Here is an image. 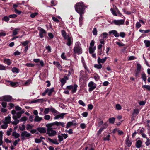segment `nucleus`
Returning <instances> with one entry per match:
<instances>
[{
    "mask_svg": "<svg viewBox=\"0 0 150 150\" xmlns=\"http://www.w3.org/2000/svg\"><path fill=\"white\" fill-rule=\"evenodd\" d=\"M53 124L57 127H64L65 123L62 122L55 121L53 122Z\"/></svg>",
    "mask_w": 150,
    "mask_h": 150,
    "instance_id": "obj_14",
    "label": "nucleus"
},
{
    "mask_svg": "<svg viewBox=\"0 0 150 150\" xmlns=\"http://www.w3.org/2000/svg\"><path fill=\"white\" fill-rule=\"evenodd\" d=\"M37 130L41 133H45L46 132V128L43 127H40L37 128Z\"/></svg>",
    "mask_w": 150,
    "mask_h": 150,
    "instance_id": "obj_18",
    "label": "nucleus"
},
{
    "mask_svg": "<svg viewBox=\"0 0 150 150\" xmlns=\"http://www.w3.org/2000/svg\"><path fill=\"white\" fill-rule=\"evenodd\" d=\"M27 117L26 116H24L22 117L20 119L21 122H25L27 120Z\"/></svg>",
    "mask_w": 150,
    "mask_h": 150,
    "instance_id": "obj_51",
    "label": "nucleus"
},
{
    "mask_svg": "<svg viewBox=\"0 0 150 150\" xmlns=\"http://www.w3.org/2000/svg\"><path fill=\"white\" fill-rule=\"evenodd\" d=\"M107 57H105L104 58L101 59L99 57L97 59V62L98 64H100L101 63H104L106 60L107 59Z\"/></svg>",
    "mask_w": 150,
    "mask_h": 150,
    "instance_id": "obj_17",
    "label": "nucleus"
},
{
    "mask_svg": "<svg viewBox=\"0 0 150 150\" xmlns=\"http://www.w3.org/2000/svg\"><path fill=\"white\" fill-rule=\"evenodd\" d=\"M109 33L110 35L112 34L116 38H118L120 36L119 33L117 32V31L115 30H112L111 31H110L109 32Z\"/></svg>",
    "mask_w": 150,
    "mask_h": 150,
    "instance_id": "obj_13",
    "label": "nucleus"
},
{
    "mask_svg": "<svg viewBox=\"0 0 150 150\" xmlns=\"http://www.w3.org/2000/svg\"><path fill=\"white\" fill-rule=\"evenodd\" d=\"M103 35V38H108V34L106 32H104L102 34Z\"/></svg>",
    "mask_w": 150,
    "mask_h": 150,
    "instance_id": "obj_61",
    "label": "nucleus"
},
{
    "mask_svg": "<svg viewBox=\"0 0 150 150\" xmlns=\"http://www.w3.org/2000/svg\"><path fill=\"white\" fill-rule=\"evenodd\" d=\"M8 127L7 124L6 123H4V124L1 126V128L2 129H6Z\"/></svg>",
    "mask_w": 150,
    "mask_h": 150,
    "instance_id": "obj_50",
    "label": "nucleus"
},
{
    "mask_svg": "<svg viewBox=\"0 0 150 150\" xmlns=\"http://www.w3.org/2000/svg\"><path fill=\"white\" fill-rule=\"evenodd\" d=\"M88 86L89 87L88 91L89 92H91L96 87V85L93 81H91L88 84Z\"/></svg>",
    "mask_w": 150,
    "mask_h": 150,
    "instance_id": "obj_8",
    "label": "nucleus"
},
{
    "mask_svg": "<svg viewBox=\"0 0 150 150\" xmlns=\"http://www.w3.org/2000/svg\"><path fill=\"white\" fill-rule=\"evenodd\" d=\"M32 81V79H29L23 83V85L24 86H28L31 83Z\"/></svg>",
    "mask_w": 150,
    "mask_h": 150,
    "instance_id": "obj_33",
    "label": "nucleus"
},
{
    "mask_svg": "<svg viewBox=\"0 0 150 150\" xmlns=\"http://www.w3.org/2000/svg\"><path fill=\"white\" fill-rule=\"evenodd\" d=\"M60 81L62 86L64 85L66 82V81L65 79L62 78L60 79Z\"/></svg>",
    "mask_w": 150,
    "mask_h": 150,
    "instance_id": "obj_49",
    "label": "nucleus"
},
{
    "mask_svg": "<svg viewBox=\"0 0 150 150\" xmlns=\"http://www.w3.org/2000/svg\"><path fill=\"white\" fill-rule=\"evenodd\" d=\"M68 135L65 134H61L59 135L58 137L60 142L62 141L64 139H65L68 137Z\"/></svg>",
    "mask_w": 150,
    "mask_h": 150,
    "instance_id": "obj_12",
    "label": "nucleus"
},
{
    "mask_svg": "<svg viewBox=\"0 0 150 150\" xmlns=\"http://www.w3.org/2000/svg\"><path fill=\"white\" fill-rule=\"evenodd\" d=\"M11 117L10 115L5 118V122L7 124H9L11 123Z\"/></svg>",
    "mask_w": 150,
    "mask_h": 150,
    "instance_id": "obj_24",
    "label": "nucleus"
},
{
    "mask_svg": "<svg viewBox=\"0 0 150 150\" xmlns=\"http://www.w3.org/2000/svg\"><path fill=\"white\" fill-rule=\"evenodd\" d=\"M12 97L10 96H5L2 98V99L3 100L9 102L12 100Z\"/></svg>",
    "mask_w": 150,
    "mask_h": 150,
    "instance_id": "obj_15",
    "label": "nucleus"
},
{
    "mask_svg": "<svg viewBox=\"0 0 150 150\" xmlns=\"http://www.w3.org/2000/svg\"><path fill=\"white\" fill-rule=\"evenodd\" d=\"M54 125L53 124V122L52 123H48L46 125V127H47V128H50V129H52L51 128V127L52 126H53Z\"/></svg>",
    "mask_w": 150,
    "mask_h": 150,
    "instance_id": "obj_39",
    "label": "nucleus"
},
{
    "mask_svg": "<svg viewBox=\"0 0 150 150\" xmlns=\"http://www.w3.org/2000/svg\"><path fill=\"white\" fill-rule=\"evenodd\" d=\"M12 136L15 138H17L20 136V134L18 133H16V132H13L12 133Z\"/></svg>",
    "mask_w": 150,
    "mask_h": 150,
    "instance_id": "obj_35",
    "label": "nucleus"
},
{
    "mask_svg": "<svg viewBox=\"0 0 150 150\" xmlns=\"http://www.w3.org/2000/svg\"><path fill=\"white\" fill-rule=\"evenodd\" d=\"M47 140L49 142L53 144H59L56 139H52L50 138H48Z\"/></svg>",
    "mask_w": 150,
    "mask_h": 150,
    "instance_id": "obj_21",
    "label": "nucleus"
},
{
    "mask_svg": "<svg viewBox=\"0 0 150 150\" xmlns=\"http://www.w3.org/2000/svg\"><path fill=\"white\" fill-rule=\"evenodd\" d=\"M31 136V134L26 131L22 132L21 134V138L23 140L26 138H29Z\"/></svg>",
    "mask_w": 150,
    "mask_h": 150,
    "instance_id": "obj_6",
    "label": "nucleus"
},
{
    "mask_svg": "<svg viewBox=\"0 0 150 150\" xmlns=\"http://www.w3.org/2000/svg\"><path fill=\"white\" fill-rule=\"evenodd\" d=\"M65 39L67 40V42L66 44L68 46H70V45L72 44V39L71 37L69 36V37Z\"/></svg>",
    "mask_w": 150,
    "mask_h": 150,
    "instance_id": "obj_16",
    "label": "nucleus"
},
{
    "mask_svg": "<svg viewBox=\"0 0 150 150\" xmlns=\"http://www.w3.org/2000/svg\"><path fill=\"white\" fill-rule=\"evenodd\" d=\"M105 39H104V38H103L102 39H100L99 40V41L100 44L104 45L105 44Z\"/></svg>",
    "mask_w": 150,
    "mask_h": 150,
    "instance_id": "obj_58",
    "label": "nucleus"
},
{
    "mask_svg": "<svg viewBox=\"0 0 150 150\" xmlns=\"http://www.w3.org/2000/svg\"><path fill=\"white\" fill-rule=\"evenodd\" d=\"M78 103L80 105L82 106H86L85 104L82 100H79V101H78Z\"/></svg>",
    "mask_w": 150,
    "mask_h": 150,
    "instance_id": "obj_54",
    "label": "nucleus"
},
{
    "mask_svg": "<svg viewBox=\"0 0 150 150\" xmlns=\"http://www.w3.org/2000/svg\"><path fill=\"white\" fill-rule=\"evenodd\" d=\"M64 52H63L61 55V57L63 60H67V58Z\"/></svg>",
    "mask_w": 150,
    "mask_h": 150,
    "instance_id": "obj_46",
    "label": "nucleus"
},
{
    "mask_svg": "<svg viewBox=\"0 0 150 150\" xmlns=\"http://www.w3.org/2000/svg\"><path fill=\"white\" fill-rule=\"evenodd\" d=\"M38 13H37L35 12L34 13H32L30 15V16L32 18H34L37 15H38Z\"/></svg>",
    "mask_w": 150,
    "mask_h": 150,
    "instance_id": "obj_64",
    "label": "nucleus"
},
{
    "mask_svg": "<svg viewBox=\"0 0 150 150\" xmlns=\"http://www.w3.org/2000/svg\"><path fill=\"white\" fill-rule=\"evenodd\" d=\"M140 71H141L136 70L135 72V76L136 77H138V75H139Z\"/></svg>",
    "mask_w": 150,
    "mask_h": 150,
    "instance_id": "obj_62",
    "label": "nucleus"
},
{
    "mask_svg": "<svg viewBox=\"0 0 150 150\" xmlns=\"http://www.w3.org/2000/svg\"><path fill=\"white\" fill-rule=\"evenodd\" d=\"M48 35L49 37V39H52L54 37V35L52 33H48Z\"/></svg>",
    "mask_w": 150,
    "mask_h": 150,
    "instance_id": "obj_48",
    "label": "nucleus"
},
{
    "mask_svg": "<svg viewBox=\"0 0 150 150\" xmlns=\"http://www.w3.org/2000/svg\"><path fill=\"white\" fill-rule=\"evenodd\" d=\"M125 20L124 19L114 20L111 22V24H114L116 25L120 26L124 24Z\"/></svg>",
    "mask_w": 150,
    "mask_h": 150,
    "instance_id": "obj_5",
    "label": "nucleus"
},
{
    "mask_svg": "<svg viewBox=\"0 0 150 150\" xmlns=\"http://www.w3.org/2000/svg\"><path fill=\"white\" fill-rule=\"evenodd\" d=\"M51 118L50 116L48 115H46L44 116V118L46 120H49Z\"/></svg>",
    "mask_w": 150,
    "mask_h": 150,
    "instance_id": "obj_57",
    "label": "nucleus"
},
{
    "mask_svg": "<svg viewBox=\"0 0 150 150\" xmlns=\"http://www.w3.org/2000/svg\"><path fill=\"white\" fill-rule=\"evenodd\" d=\"M119 34L120 36L122 38H124L125 36V34L124 32H121Z\"/></svg>",
    "mask_w": 150,
    "mask_h": 150,
    "instance_id": "obj_63",
    "label": "nucleus"
},
{
    "mask_svg": "<svg viewBox=\"0 0 150 150\" xmlns=\"http://www.w3.org/2000/svg\"><path fill=\"white\" fill-rule=\"evenodd\" d=\"M53 64H54L56 65L57 68L60 71H61L62 70V67L59 62H54Z\"/></svg>",
    "mask_w": 150,
    "mask_h": 150,
    "instance_id": "obj_27",
    "label": "nucleus"
},
{
    "mask_svg": "<svg viewBox=\"0 0 150 150\" xmlns=\"http://www.w3.org/2000/svg\"><path fill=\"white\" fill-rule=\"evenodd\" d=\"M4 62L8 65H10L11 63V60L9 59H4Z\"/></svg>",
    "mask_w": 150,
    "mask_h": 150,
    "instance_id": "obj_28",
    "label": "nucleus"
},
{
    "mask_svg": "<svg viewBox=\"0 0 150 150\" xmlns=\"http://www.w3.org/2000/svg\"><path fill=\"white\" fill-rule=\"evenodd\" d=\"M34 127V125H33L31 124H27V125L26 129L27 130L31 129Z\"/></svg>",
    "mask_w": 150,
    "mask_h": 150,
    "instance_id": "obj_43",
    "label": "nucleus"
},
{
    "mask_svg": "<svg viewBox=\"0 0 150 150\" xmlns=\"http://www.w3.org/2000/svg\"><path fill=\"white\" fill-rule=\"evenodd\" d=\"M47 133L50 136H54L57 134L56 132L52 129L47 128Z\"/></svg>",
    "mask_w": 150,
    "mask_h": 150,
    "instance_id": "obj_9",
    "label": "nucleus"
},
{
    "mask_svg": "<svg viewBox=\"0 0 150 150\" xmlns=\"http://www.w3.org/2000/svg\"><path fill=\"white\" fill-rule=\"evenodd\" d=\"M142 79L145 82L146 81V74L144 73H142Z\"/></svg>",
    "mask_w": 150,
    "mask_h": 150,
    "instance_id": "obj_38",
    "label": "nucleus"
},
{
    "mask_svg": "<svg viewBox=\"0 0 150 150\" xmlns=\"http://www.w3.org/2000/svg\"><path fill=\"white\" fill-rule=\"evenodd\" d=\"M24 112L25 110L24 109H23L17 112L15 110H13L11 111V113L13 115L12 117L14 119L19 118L21 117V114L24 113Z\"/></svg>",
    "mask_w": 150,
    "mask_h": 150,
    "instance_id": "obj_4",
    "label": "nucleus"
},
{
    "mask_svg": "<svg viewBox=\"0 0 150 150\" xmlns=\"http://www.w3.org/2000/svg\"><path fill=\"white\" fill-rule=\"evenodd\" d=\"M142 144V142L141 140H138L137 141L136 143L135 146L137 148H140Z\"/></svg>",
    "mask_w": 150,
    "mask_h": 150,
    "instance_id": "obj_23",
    "label": "nucleus"
},
{
    "mask_svg": "<svg viewBox=\"0 0 150 150\" xmlns=\"http://www.w3.org/2000/svg\"><path fill=\"white\" fill-rule=\"evenodd\" d=\"M29 42H30V41L27 40V41H24L23 42H22L21 44L23 46H25L27 45L28 44Z\"/></svg>",
    "mask_w": 150,
    "mask_h": 150,
    "instance_id": "obj_55",
    "label": "nucleus"
},
{
    "mask_svg": "<svg viewBox=\"0 0 150 150\" xmlns=\"http://www.w3.org/2000/svg\"><path fill=\"white\" fill-rule=\"evenodd\" d=\"M115 109L117 110H120L121 109L122 107L119 104H117L115 105Z\"/></svg>",
    "mask_w": 150,
    "mask_h": 150,
    "instance_id": "obj_47",
    "label": "nucleus"
},
{
    "mask_svg": "<svg viewBox=\"0 0 150 150\" xmlns=\"http://www.w3.org/2000/svg\"><path fill=\"white\" fill-rule=\"evenodd\" d=\"M38 30L39 31V35L40 38H42L46 35L47 32L44 29L39 27L38 28Z\"/></svg>",
    "mask_w": 150,
    "mask_h": 150,
    "instance_id": "obj_7",
    "label": "nucleus"
},
{
    "mask_svg": "<svg viewBox=\"0 0 150 150\" xmlns=\"http://www.w3.org/2000/svg\"><path fill=\"white\" fill-rule=\"evenodd\" d=\"M73 52L74 54L78 55L82 53L81 45L79 42H77L75 43L73 48Z\"/></svg>",
    "mask_w": 150,
    "mask_h": 150,
    "instance_id": "obj_2",
    "label": "nucleus"
},
{
    "mask_svg": "<svg viewBox=\"0 0 150 150\" xmlns=\"http://www.w3.org/2000/svg\"><path fill=\"white\" fill-rule=\"evenodd\" d=\"M92 33L93 35L96 36L97 34L96 28H94L93 29Z\"/></svg>",
    "mask_w": 150,
    "mask_h": 150,
    "instance_id": "obj_52",
    "label": "nucleus"
},
{
    "mask_svg": "<svg viewBox=\"0 0 150 150\" xmlns=\"http://www.w3.org/2000/svg\"><path fill=\"white\" fill-rule=\"evenodd\" d=\"M10 83V85L13 87H16L18 85L19 83L18 82H13L11 81H8Z\"/></svg>",
    "mask_w": 150,
    "mask_h": 150,
    "instance_id": "obj_30",
    "label": "nucleus"
},
{
    "mask_svg": "<svg viewBox=\"0 0 150 150\" xmlns=\"http://www.w3.org/2000/svg\"><path fill=\"white\" fill-rule=\"evenodd\" d=\"M20 29L21 28H20L18 27L15 28L13 31L12 36H15L17 35Z\"/></svg>",
    "mask_w": 150,
    "mask_h": 150,
    "instance_id": "obj_20",
    "label": "nucleus"
},
{
    "mask_svg": "<svg viewBox=\"0 0 150 150\" xmlns=\"http://www.w3.org/2000/svg\"><path fill=\"white\" fill-rule=\"evenodd\" d=\"M132 143V141L129 139V136H127L125 140V144L126 146L130 147L131 146Z\"/></svg>",
    "mask_w": 150,
    "mask_h": 150,
    "instance_id": "obj_11",
    "label": "nucleus"
},
{
    "mask_svg": "<svg viewBox=\"0 0 150 150\" xmlns=\"http://www.w3.org/2000/svg\"><path fill=\"white\" fill-rule=\"evenodd\" d=\"M115 118L114 117L110 118L109 119V122L110 123L113 124L115 122Z\"/></svg>",
    "mask_w": 150,
    "mask_h": 150,
    "instance_id": "obj_37",
    "label": "nucleus"
},
{
    "mask_svg": "<svg viewBox=\"0 0 150 150\" xmlns=\"http://www.w3.org/2000/svg\"><path fill=\"white\" fill-rule=\"evenodd\" d=\"M62 35L64 37V39L69 37V35H67L66 32L64 30H62L61 31Z\"/></svg>",
    "mask_w": 150,
    "mask_h": 150,
    "instance_id": "obj_32",
    "label": "nucleus"
},
{
    "mask_svg": "<svg viewBox=\"0 0 150 150\" xmlns=\"http://www.w3.org/2000/svg\"><path fill=\"white\" fill-rule=\"evenodd\" d=\"M43 118L42 117H40L38 115L36 116L34 119L35 122H39L41 121Z\"/></svg>",
    "mask_w": 150,
    "mask_h": 150,
    "instance_id": "obj_29",
    "label": "nucleus"
},
{
    "mask_svg": "<svg viewBox=\"0 0 150 150\" xmlns=\"http://www.w3.org/2000/svg\"><path fill=\"white\" fill-rule=\"evenodd\" d=\"M25 65L28 67H33L35 66V65L33 64L27 63L25 64Z\"/></svg>",
    "mask_w": 150,
    "mask_h": 150,
    "instance_id": "obj_59",
    "label": "nucleus"
},
{
    "mask_svg": "<svg viewBox=\"0 0 150 150\" xmlns=\"http://www.w3.org/2000/svg\"><path fill=\"white\" fill-rule=\"evenodd\" d=\"M96 47L95 46L93 47H90L89 49L90 53L91 54L94 52L96 50Z\"/></svg>",
    "mask_w": 150,
    "mask_h": 150,
    "instance_id": "obj_31",
    "label": "nucleus"
},
{
    "mask_svg": "<svg viewBox=\"0 0 150 150\" xmlns=\"http://www.w3.org/2000/svg\"><path fill=\"white\" fill-rule=\"evenodd\" d=\"M144 43H145L146 47H148L150 46V41L145 40L144 41Z\"/></svg>",
    "mask_w": 150,
    "mask_h": 150,
    "instance_id": "obj_36",
    "label": "nucleus"
},
{
    "mask_svg": "<svg viewBox=\"0 0 150 150\" xmlns=\"http://www.w3.org/2000/svg\"><path fill=\"white\" fill-rule=\"evenodd\" d=\"M139 110L138 109H135L134 110L132 114L133 117L136 116L139 113Z\"/></svg>",
    "mask_w": 150,
    "mask_h": 150,
    "instance_id": "obj_25",
    "label": "nucleus"
},
{
    "mask_svg": "<svg viewBox=\"0 0 150 150\" xmlns=\"http://www.w3.org/2000/svg\"><path fill=\"white\" fill-rule=\"evenodd\" d=\"M33 62L35 63H38L40 62V64L41 66V67H43L44 65V63L43 60H41L40 61L39 59H35L33 60Z\"/></svg>",
    "mask_w": 150,
    "mask_h": 150,
    "instance_id": "obj_19",
    "label": "nucleus"
},
{
    "mask_svg": "<svg viewBox=\"0 0 150 150\" xmlns=\"http://www.w3.org/2000/svg\"><path fill=\"white\" fill-rule=\"evenodd\" d=\"M78 86L76 84H74L72 88L71 93H76V91Z\"/></svg>",
    "mask_w": 150,
    "mask_h": 150,
    "instance_id": "obj_26",
    "label": "nucleus"
},
{
    "mask_svg": "<svg viewBox=\"0 0 150 150\" xmlns=\"http://www.w3.org/2000/svg\"><path fill=\"white\" fill-rule=\"evenodd\" d=\"M21 131H23L25 129V126L23 124L19 127Z\"/></svg>",
    "mask_w": 150,
    "mask_h": 150,
    "instance_id": "obj_60",
    "label": "nucleus"
},
{
    "mask_svg": "<svg viewBox=\"0 0 150 150\" xmlns=\"http://www.w3.org/2000/svg\"><path fill=\"white\" fill-rule=\"evenodd\" d=\"M139 31L141 33H147L148 32H150V29H148L146 30L140 29Z\"/></svg>",
    "mask_w": 150,
    "mask_h": 150,
    "instance_id": "obj_42",
    "label": "nucleus"
},
{
    "mask_svg": "<svg viewBox=\"0 0 150 150\" xmlns=\"http://www.w3.org/2000/svg\"><path fill=\"white\" fill-rule=\"evenodd\" d=\"M12 71L13 73H18L19 72V69L16 67H13L12 69Z\"/></svg>",
    "mask_w": 150,
    "mask_h": 150,
    "instance_id": "obj_40",
    "label": "nucleus"
},
{
    "mask_svg": "<svg viewBox=\"0 0 150 150\" xmlns=\"http://www.w3.org/2000/svg\"><path fill=\"white\" fill-rule=\"evenodd\" d=\"M54 109H55L53 108L52 106H50L48 108H46L44 110V114L45 115H46L49 113L50 111L53 114Z\"/></svg>",
    "mask_w": 150,
    "mask_h": 150,
    "instance_id": "obj_10",
    "label": "nucleus"
},
{
    "mask_svg": "<svg viewBox=\"0 0 150 150\" xmlns=\"http://www.w3.org/2000/svg\"><path fill=\"white\" fill-rule=\"evenodd\" d=\"M73 125V123L72 122H68L66 126V128L68 129L71 126Z\"/></svg>",
    "mask_w": 150,
    "mask_h": 150,
    "instance_id": "obj_34",
    "label": "nucleus"
},
{
    "mask_svg": "<svg viewBox=\"0 0 150 150\" xmlns=\"http://www.w3.org/2000/svg\"><path fill=\"white\" fill-rule=\"evenodd\" d=\"M95 64L94 66V67L98 69H101L102 67V65L101 64Z\"/></svg>",
    "mask_w": 150,
    "mask_h": 150,
    "instance_id": "obj_41",
    "label": "nucleus"
},
{
    "mask_svg": "<svg viewBox=\"0 0 150 150\" xmlns=\"http://www.w3.org/2000/svg\"><path fill=\"white\" fill-rule=\"evenodd\" d=\"M15 120L14 121L12 122V124L15 125L18 124L20 121V120L17 119H14Z\"/></svg>",
    "mask_w": 150,
    "mask_h": 150,
    "instance_id": "obj_53",
    "label": "nucleus"
},
{
    "mask_svg": "<svg viewBox=\"0 0 150 150\" xmlns=\"http://www.w3.org/2000/svg\"><path fill=\"white\" fill-rule=\"evenodd\" d=\"M46 90L47 92V93L48 94V96H50L52 93L54 91V89L53 88L50 89L47 88Z\"/></svg>",
    "mask_w": 150,
    "mask_h": 150,
    "instance_id": "obj_22",
    "label": "nucleus"
},
{
    "mask_svg": "<svg viewBox=\"0 0 150 150\" xmlns=\"http://www.w3.org/2000/svg\"><path fill=\"white\" fill-rule=\"evenodd\" d=\"M53 114L54 117V120H57L59 118L63 119L64 116L66 114V113H61L54 109L53 113Z\"/></svg>",
    "mask_w": 150,
    "mask_h": 150,
    "instance_id": "obj_3",
    "label": "nucleus"
},
{
    "mask_svg": "<svg viewBox=\"0 0 150 150\" xmlns=\"http://www.w3.org/2000/svg\"><path fill=\"white\" fill-rule=\"evenodd\" d=\"M9 16L8 17L6 16L4 17V18L2 19V20H4L6 22H8L9 20Z\"/></svg>",
    "mask_w": 150,
    "mask_h": 150,
    "instance_id": "obj_45",
    "label": "nucleus"
},
{
    "mask_svg": "<svg viewBox=\"0 0 150 150\" xmlns=\"http://www.w3.org/2000/svg\"><path fill=\"white\" fill-rule=\"evenodd\" d=\"M44 101V100L43 99H39L35 100L33 101V103H36L38 102H41V103H42Z\"/></svg>",
    "mask_w": 150,
    "mask_h": 150,
    "instance_id": "obj_44",
    "label": "nucleus"
},
{
    "mask_svg": "<svg viewBox=\"0 0 150 150\" xmlns=\"http://www.w3.org/2000/svg\"><path fill=\"white\" fill-rule=\"evenodd\" d=\"M75 8L76 11L80 14L79 19V25L81 27L82 25L83 20V15L85 13V6L83 2L77 3L75 6Z\"/></svg>",
    "mask_w": 150,
    "mask_h": 150,
    "instance_id": "obj_1",
    "label": "nucleus"
},
{
    "mask_svg": "<svg viewBox=\"0 0 150 150\" xmlns=\"http://www.w3.org/2000/svg\"><path fill=\"white\" fill-rule=\"evenodd\" d=\"M143 88H144L148 90H150V85H144L142 86Z\"/></svg>",
    "mask_w": 150,
    "mask_h": 150,
    "instance_id": "obj_56",
    "label": "nucleus"
}]
</instances>
